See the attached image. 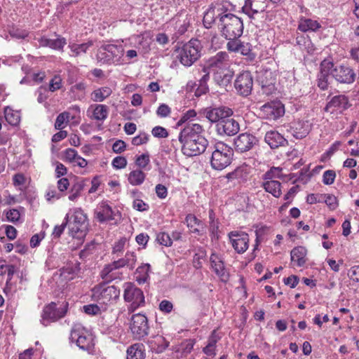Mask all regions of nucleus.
Listing matches in <instances>:
<instances>
[{"instance_id": "f257e3e1", "label": "nucleus", "mask_w": 359, "mask_h": 359, "mask_svg": "<svg viewBox=\"0 0 359 359\" xmlns=\"http://www.w3.org/2000/svg\"><path fill=\"white\" fill-rule=\"evenodd\" d=\"M203 126L198 123H188L179 135L182 152L187 156H198L205 151L208 140L203 136Z\"/></svg>"}, {"instance_id": "f03ea898", "label": "nucleus", "mask_w": 359, "mask_h": 359, "mask_svg": "<svg viewBox=\"0 0 359 359\" xmlns=\"http://www.w3.org/2000/svg\"><path fill=\"white\" fill-rule=\"evenodd\" d=\"M330 76H332L338 83L351 84L355 81L356 74L353 69L348 65H334L332 62L324 60L320 65V73L318 79V86L320 89L327 88Z\"/></svg>"}, {"instance_id": "7ed1b4c3", "label": "nucleus", "mask_w": 359, "mask_h": 359, "mask_svg": "<svg viewBox=\"0 0 359 359\" xmlns=\"http://www.w3.org/2000/svg\"><path fill=\"white\" fill-rule=\"evenodd\" d=\"M202 46L198 39H191L189 42L178 46L175 51L180 62L186 67H190L201 57Z\"/></svg>"}, {"instance_id": "20e7f679", "label": "nucleus", "mask_w": 359, "mask_h": 359, "mask_svg": "<svg viewBox=\"0 0 359 359\" xmlns=\"http://www.w3.org/2000/svg\"><path fill=\"white\" fill-rule=\"evenodd\" d=\"M222 36L226 39H235L240 37L243 32V22L241 18L226 13L221 16L219 25Z\"/></svg>"}, {"instance_id": "39448f33", "label": "nucleus", "mask_w": 359, "mask_h": 359, "mask_svg": "<svg viewBox=\"0 0 359 359\" xmlns=\"http://www.w3.org/2000/svg\"><path fill=\"white\" fill-rule=\"evenodd\" d=\"M233 150L222 142H216L212 151L211 166L215 170H222L231 163Z\"/></svg>"}, {"instance_id": "423d86ee", "label": "nucleus", "mask_w": 359, "mask_h": 359, "mask_svg": "<svg viewBox=\"0 0 359 359\" xmlns=\"http://www.w3.org/2000/svg\"><path fill=\"white\" fill-rule=\"evenodd\" d=\"M123 51L121 45L103 43L97 49L96 59L98 63L110 65L120 62Z\"/></svg>"}, {"instance_id": "0eeeda50", "label": "nucleus", "mask_w": 359, "mask_h": 359, "mask_svg": "<svg viewBox=\"0 0 359 359\" xmlns=\"http://www.w3.org/2000/svg\"><path fill=\"white\" fill-rule=\"evenodd\" d=\"M124 292L123 299L126 302L130 303L128 311L133 313L138 308L142 307L145 304L144 295L142 290L135 286L132 283H126L123 285Z\"/></svg>"}, {"instance_id": "6e6552de", "label": "nucleus", "mask_w": 359, "mask_h": 359, "mask_svg": "<svg viewBox=\"0 0 359 359\" xmlns=\"http://www.w3.org/2000/svg\"><path fill=\"white\" fill-rule=\"evenodd\" d=\"M69 229L74 238H83L88 230V222L86 214L80 208L74 210L73 215L69 216Z\"/></svg>"}, {"instance_id": "1a4fd4ad", "label": "nucleus", "mask_w": 359, "mask_h": 359, "mask_svg": "<svg viewBox=\"0 0 359 359\" xmlns=\"http://www.w3.org/2000/svg\"><path fill=\"white\" fill-rule=\"evenodd\" d=\"M69 340L75 342L79 348L90 351L94 347L92 335L80 325H75L71 331Z\"/></svg>"}, {"instance_id": "9d476101", "label": "nucleus", "mask_w": 359, "mask_h": 359, "mask_svg": "<svg viewBox=\"0 0 359 359\" xmlns=\"http://www.w3.org/2000/svg\"><path fill=\"white\" fill-rule=\"evenodd\" d=\"M130 330L135 339H144L149 332L147 318L142 313L133 315L130 322Z\"/></svg>"}, {"instance_id": "9b49d317", "label": "nucleus", "mask_w": 359, "mask_h": 359, "mask_svg": "<svg viewBox=\"0 0 359 359\" xmlns=\"http://www.w3.org/2000/svg\"><path fill=\"white\" fill-rule=\"evenodd\" d=\"M68 303L66 302L62 306L57 308L55 302L44 306L41 314V323L44 326L48 325L52 322H55L63 318L67 311Z\"/></svg>"}, {"instance_id": "f8f14e48", "label": "nucleus", "mask_w": 359, "mask_h": 359, "mask_svg": "<svg viewBox=\"0 0 359 359\" xmlns=\"http://www.w3.org/2000/svg\"><path fill=\"white\" fill-rule=\"evenodd\" d=\"M93 297L100 304H110L118 299L120 295V290L114 285H97L93 288Z\"/></svg>"}, {"instance_id": "ddd939ff", "label": "nucleus", "mask_w": 359, "mask_h": 359, "mask_svg": "<svg viewBox=\"0 0 359 359\" xmlns=\"http://www.w3.org/2000/svg\"><path fill=\"white\" fill-rule=\"evenodd\" d=\"M253 79L248 71L240 73L234 82V87L237 93L243 97H247L251 93Z\"/></svg>"}, {"instance_id": "4468645a", "label": "nucleus", "mask_w": 359, "mask_h": 359, "mask_svg": "<svg viewBox=\"0 0 359 359\" xmlns=\"http://www.w3.org/2000/svg\"><path fill=\"white\" fill-rule=\"evenodd\" d=\"M200 114L211 123H220L226 116H231L233 111L226 107H206L200 111Z\"/></svg>"}, {"instance_id": "2eb2a0df", "label": "nucleus", "mask_w": 359, "mask_h": 359, "mask_svg": "<svg viewBox=\"0 0 359 359\" xmlns=\"http://www.w3.org/2000/svg\"><path fill=\"white\" fill-rule=\"evenodd\" d=\"M284 113V105L279 101L267 102L260 108L261 115L269 120H276L283 116Z\"/></svg>"}, {"instance_id": "dca6fc26", "label": "nucleus", "mask_w": 359, "mask_h": 359, "mask_svg": "<svg viewBox=\"0 0 359 359\" xmlns=\"http://www.w3.org/2000/svg\"><path fill=\"white\" fill-rule=\"evenodd\" d=\"M227 12V8L219 3H215L210 5L203 16V25L206 28L211 27L216 18L220 21L221 16L224 15Z\"/></svg>"}, {"instance_id": "f3484780", "label": "nucleus", "mask_w": 359, "mask_h": 359, "mask_svg": "<svg viewBox=\"0 0 359 359\" xmlns=\"http://www.w3.org/2000/svg\"><path fill=\"white\" fill-rule=\"evenodd\" d=\"M257 143V137L248 133H241L234 139L235 149L241 153L250 151Z\"/></svg>"}, {"instance_id": "a211bd4d", "label": "nucleus", "mask_w": 359, "mask_h": 359, "mask_svg": "<svg viewBox=\"0 0 359 359\" xmlns=\"http://www.w3.org/2000/svg\"><path fill=\"white\" fill-rule=\"evenodd\" d=\"M229 238L232 247L238 253H243L248 248L249 236L243 231H231Z\"/></svg>"}, {"instance_id": "6ab92c4d", "label": "nucleus", "mask_w": 359, "mask_h": 359, "mask_svg": "<svg viewBox=\"0 0 359 359\" xmlns=\"http://www.w3.org/2000/svg\"><path fill=\"white\" fill-rule=\"evenodd\" d=\"M217 131L219 135L233 136L238 133L240 130L239 123L231 116H226L217 123Z\"/></svg>"}, {"instance_id": "aec40b11", "label": "nucleus", "mask_w": 359, "mask_h": 359, "mask_svg": "<svg viewBox=\"0 0 359 359\" xmlns=\"http://www.w3.org/2000/svg\"><path fill=\"white\" fill-rule=\"evenodd\" d=\"M95 215L97 221L101 223L116 220V216L121 217L118 211L116 212L113 211L112 208L105 202H102L98 205L95 211Z\"/></svg>"}, {"instance_id": "412c9836", "label": "nucleus", "mask_w": 359, "mask_h": 359, "mask_svg": "<svg viewBox=\"0 0 359 359\" xmlns=\"http://www.w3.org/2000/svg\"><path fill=\"white\" fill-rule=\"evenodd\" d=\"M348 98L344 95H339L334 96L331 100L327 104L325 109L329 111L330 109L339 110L340 112L344 111L351 107Z\"/></svg>"}, {"instance_id": "4be33fe9", "label": "nucleus", "mask_w": 359, "mask_h": 359, "mask_svg": "<svg viewBox=\"0 0 359 359\" xmlns=\"http://www.w3.org/2000/svg\"><path fill=\"white\" fill-rule=\"evenodd\" d=\"M293 136L297 139L305 137L311 129V124L308 121L297 120L291 126Z\"/></svg>"}, {"instance_id": "5701e85b", "label": "nucleus", "mask_w": 359, "mask_h": 359, "mask_svg": "<svg viewBox=\"0 0 359 359\" xmlns=\"http://www.w3.org/2000/svg\"><path fill=\"white\" fill-rule=\"evenodd\" d=\"M120 269L114 261L110 264H106L100 271V277L104 281L111 282L116 279H121V273L117 270Z\"/></svg>"}, {"instance_id": "b1692460", "label": "nucleus", "mask_w": 359, "mask_h": 359, "mask_svg": "<svg viewBox=\"0 0 359 359\" xmlns=\"http://www.w3.org/2000/svg\"><path fill=\"white\" fill-rule=\"evenodd\" d=\"M211 266L215 273L220 277L222 281H227L229 274L226 271L224 264L220 257L215 253H212L210 256Z\"/></svg>"}, {"instance_id": "393cba45", "label": "nucleus", "mask_w": 359, "mask_h": 359, "mask_svg": "<svg viewBox=\"0 0 359 359\" xmlns=\"http://www.w3.org/2000/svg\"><path fill=\"white\" fill-rule=\"evenodd\" d=\"M265 142L271 149H276L278 147L284 146L287 144V141L278 132L271 130L266 133L264 137Z\"/></svg>"}, {"instance_id": "a878e982", "label": "nucleus", "mask_w": 359, "mask_h": 359, "mask_svg": "<svg viewBox=\"0 0 359 359\" xmlns=\"http://www.w3.org/2000/svg\"><path fill=\"white\" fill-rule=\"evenodd\" d=\"M148 342L153 351L157 353H163L169 346V341L161 335L154 336Z\"/></svg>"}, {"instance_id": "bb28decb", "label": "nucleus", "mask_w": 359, "mask_h": 359, "mask_svg": "<svg viewBox=\"0 0 359 359\" xmlns=\"http://www.w3.org/2000/svg\"><path fill=\"white\" fill-rule=\"evenodd\" d=\"M195 344L194 339H187L182 341L180 344L173 347V351L176 353L177 358L186 357L189 354L194 348Z\"/></svg>"}, {"instance_id": "cd10ccee", "label": "nucleus", "mask_w": 359, "mask_h": 359, "mask_svg": "<svg viewBox=\"0 0 359 359\" xmlns=\"http://www.w3.org/2000/svg\"><path fill=\"white\" fill-rule=\"evenodd\" d=\"M264 10L265 6L264 4L259 5L257 0H246L243 7V12L250 18H252L255 14L264 12Z\"/></svg>"}, {"instance_id": "c85d7f7f", "label": "nucleus", "mask_w": 359, "mask_h": 359, "mask_svg": "<svg viewBox=\"0 0 359 359\" xmlns=\"http://www.w3.org/2000/svg\"><path fill=\"white\" fill-rule=\"evenodd\" d=\"M39 45L43 47H50L55 50H62L67 43L64 37H58L56 39H48L45 36L41 37L39 40Z\"/></svg>"}, {"instance_id": "c756f323", "label": "nucleus", "mask_w": 359, "mask_h": 359, "mask_svg": "<svg viewBox=\"0 0 359 359\" xmlns=\"http://www.w3.org/2000/svg\"><path fill=\"white\" fill-rule=\"evenodd\" d=\"M307 250L303 246H298L291 250V261L297 263L298 266H302L306 263Z\"/></svg>"}, {"instance_id": "7c9ffc66", "label": "nucleus", "mask_w": 359, "mask_h": 359, "mask_svg": "<svg viewBox=\"0 0 359 359\" xmlns=\"http://www.w3.org/2000/svg\"><path fill=\"white\" fill-rule=\"evenodd\" d=\"M114 262L119 269L126 266L130 270H133L137 262V257L133 252H128L126 253L124 257Z\"/></svg>"}, {"instance_id": "2f4dec72", "label": "nucleus", "mask_w": 359, "mask_h": 359, "mask_svg": "<svg viewBox=\"0 0 359 359\" xmlns=\"http://www.w3.org/2000/svg\"><path fill=\"white\" fill-rule=\"evenodd\" d=\"M229 57L226 52H219L209 60L211 67H226L229 65Z\"/></svg>"}, {"instance_id": "473e14b6", "label": "nucleus", "mask_w": 359, "mask_h": 359, "mask_svg": "<svg viewBox=\"0 0 359 359\" xmlns=\"http://www.w3.org/2000/svg\"><path fill=\"white\" fill-rule=\"evenodd\" d=\"M112 93L110 87L104 86L94 90L91 93V100L93 102H101L109 97Z\"/></svg>"}, {"instance_id": "72a5a7b5", "label": "nucleus", "mask_w": 359, "mask_h": 359, "mask_svg": "<svg viewBox=\"0 0 359 359\" xmlns=\"http://www.w3.org/2000/svg\"><path fill=\"white\" fill-rule=\"evenodd\" d=\"M262 187L276 198L281 196V184L277 180L265 181L262 183Z\"/></svg>"}, {"instance_id": "f704fd0d", "label": "nucleus", "mask_w": 359, "mask_h": 359, "mask_svg": "<svg viewBox=\"0 0 359 359\" xmlns=\"http://www.w3.org/2000/svg\"><path fill=\"white\" fill-rule=\"evenodd\" d=\"M144 346L141 344H135L128 348L127 359H144Z\"/></svg>"}, {"instance_id": "c9c22d12", "label": "nucleus", "mask_w": 359, "mask_h": 359, "mask_svg": "<svg viewBox=\"0 0 359 359\" xmlns=\"http://www.w3.org/2000/svg\"><path fill=\"white\" fill-rule=\"evenodd\" d=\"M93 45V42L92 41H88L86 43L77 44V43H69L68 47L71 50L72 54L71 56L78 57L81 53H86L87 50L92 47Z\"/></svg>"}, {"instance_id": "e433bc0d", "label": "nucleus", "mask_w": 359, "mask_h": 359, "mask_svg": "<svg viewBox=\"0 0 359 359\" xmlns=\"http://www.w3.org/2000/svg\"><path fill=\"white\" fill-rule=\"evenodd\" d=\"M150 264H143L136 269V281L139 284H143L147 282L149 278Z\"/></svg>"}, {"instance_id": "4c0bfd02", "label": "nucleus", "mask_w": 359, "mask_h": 359, "mask_svg": "<svg viewBox=\"0 0 359 359\" xmlns=\"http://www.w3.org/2000/svg\"><path fill=\"white\" fill-rule=\"evenodd\" d=\"M320 27V24L316 21L309 18L302 19L299 22L298 29L302 32L316 31Z\"/></svg>"}, {"instance_id": "58836bf2", "label": "nucleus", "mask_w": 359, "mask_h": 359, "mask_svg": "<svg viewBox=\"0 0 359 359\" xmlns=\"http://www.w3.org/2000/svg\"><path fill=\"white\" fill-rule=\"evenodd\" d=\"M109 109L104 104H95L93 111L92 118L97 121H104L108 116Z\"/></svg>"}, {"instance_id": "ea45409f", "label": "nucleus", "mask_w": 359, "mask_h": 359, "mask_svg": "<svg viewBox=\"0 0 359 359\" xmlns=\"http://www.w3.org/2000/svg\"><path fill=\"white\" fill-rule=\"evenodd\" d=\"M145 177V174L142 170H133L129 174L128 182L133 186L140 185L144 181Z\"/></svg>"}, {"instance_id": "a19ab883", "label": "nucleus", "mask_w": 359, "mask_h": 359, "mask_svg": "<svg viewBox=\"0 0 359 359\" xmlns=\"http://www.w3.org/2000/svg\"><path fill=\"white\" fill-rule=\"evenodd\" d=\"M233 76V73L231 71H227L224 74H217L215 76V81L221 87L226 88L231 83Z\"/></svg>"}, {"instance_id": "79ce46f5", "label": "nucleus", "mask_w": 359, "mask_h": 359, "mask_svg": "<svg viewBox=\"0 0 359 359\" xmlns=\"http://www.w3.org/2000/svg\"><path fill=\"white\" fill-rule=\"evenodd\" d=\"M85 180H77L71 188V194L69 196L70 201H75L81 194L85 187Z\"/></svg>"}, {"instance_id": "37998d69", "label": "nucleus", "mask_w": 359, "mask_h": 359, "mask_svg": "<svg viewBox=\"0 0 359 359\" xmlns=\"http://www.w3.org/2000/svg\"><path fill=\"white\" fill-rule=\"evenodd\" d=\"M185 222L188 228L190 229V231L192 233L199 234L200 230L197 228V226L201 224V220H199L195 215L189 214L186 217Z\"/></svg>"}, {"instance_id": "c03bdc74", "label": "nucleus", "mask_w": 359, "mask_h": 359, "mask_svg": "<svg viewBox=\"0 0 359 359\" xmlns=\"http://www.w3.org/2000/svg\"><path fill=\"white\" fill-rule=\"evenodd\" d=\"M282 177V168L279 167H272L269 170L263 175L265 181L274 180L273 179Z\"/></svg>"}, {"instance_id": "a18cd8bd", "label": "nucleus", "mask_w": 359, "mask_h": 359, "mask_svg": "<svg viewBox=\"0 0 359 359\" xmlns=\"http://www.w3.org/2000/svg\"><path fill=\"white\" fill-rule=\"evenodd\" d=\"M243 55H245L248 58L252 61L255 58V54L252 52V46L249 43H245L241 41L239 52Z\"/></svg>"}, {"instance_id": "49530a36", "label": "nucleus", "mask_w": 359, "mask_h": 359, "mask_svg": "<svg viewBox=\"0 0 359 359\" xmlns=\"http://www.w3.org/2000/svg\"><path fill=\"white\" fill-rule=\"evenodd\" d=\"M69 113L65 111L60 114L55 120V128L57 130H62L65 126L64 123L67 122L69 118Z\"/></svg>"}, {"instance_id": "de8ad7c7", "label": "nucleus", "mask_w": 359, "mask_h": 359, "mask_svg": "<svg viewBox=\"0 0 359 359\" xmlns=\"http://www.w3.org/2000/svg\"><path fill=\"white\" fill-rule=\"evenodd\" d=\"M69 222V213L65 217L64 222L60 225H56L53 229V235L54 237L59 238L63 233L65 227L68 225Z\"/></svg>"}, {"instance_id": "09e8293b", "label": "nucleus", "mask_w": 359, "mask_h": 359, "mask_svg": "<svg viewBox=\"0 0 359 359\" xmlns=\"http://www.w3.org/2000/svg\"><path fill=\"white\" fill-rule=\"evenodd\" d=\"M325 198L323 202L328 206V208L334 210L338 207L337 198L331 194H324Z\"/></svg>"}, {"instance_id": "8fccbe9b", "label": "nucleus", "mask_w": 359, "mask_h": 359, "mask_svg": "<svg viewBox=\"0 0 359 359\" xmlns=\"http://www.w3.org/2000/svg\"><path fill=\"white\" fill-rule=\"evenodd\" d=\"M156 240L161 245L165 246H170L172 243V238L169 234L165 232L159 233L157 235Z\"/></svg>"}, {"instance_id": "3c124183", "label": "nucleus", "mask_w": 359, "mask_h": 359, "mask_svg": "<svg viewBox=\"0 0 359 359\" xmlns=\"http://www.w3.org/2000/svg\"><path fill=\"white\" fill-rule=\"evenodd\" d=\"M335 177V171L332 170H328L323 173V182L326 185H330L334 183Z\"/></svg>"}, {"instance_id": "603ef678", "label": "nucleus", "mask_w": 359, "mask_h": 359, "mask_svg": "<svg viewBox=\"0 0 359 359\" xmlns=\"http://www.w3.org/2000/svg\"><path fill=\"white\" fill-rule=\"evenodd\" d=\"M62 88V79L60 76L55 75L49 83V90L55 92Z\"/></svg>"}, {"instance_id": "864d4df0", "label": "nucleus", "mask_w": 359, "mask_h": 359, "mask_svg": "<svg viewBox=\"0 0 359 359\" xmlns=\"http://www.w3.org/2000/svg\"><path fill=\"white\" fill-rule=\"evenodd\" d=\"M149 161V155L148 154H142L137 157L135 163L139 168H144Z\"/></svg>"}, {"instance_id": "5fc2aeb1", "label": "nucleus", "mask_w": 359, "mask_h": 359, "mask_svg": "<svg viewBox=\"0 0 359 359\" xmlns=\"http://www.w3.org/2000/svg\"><path fill=\"white\" fill-rule=\"evenodd\" d=\"M241 44V41L240 40H237V39H229V41L226 44V48L227 50L231 52L238 53Z\"/></svg>"}, {"instance_id": "6e6d98bb", "label": "nucleus", "mask_w": 359, "mask_h": 359, "mask_svg": "<svg viewBox=\"0 0 359 359\" xmlns=\"http://www.w3.org/2000/svg\"><path fill=\"white\" fill-rule=\"evenodd\" d=\"M203 72L204 74L202 76V77L201 78V79L199 81V83H200L199 85H200V88H201V90L203 91V93H205L208 89V86H207V81L209 79L210 76H209V72L208 71V69L203 68Z\"/></svg>"}, {"instance_id": "4d7b16f0", "label": "nucleus", "mask_w": 359, "mask_h": 359, "mask_svg": "<svg viewBox=\"0 0 359 359\" xmlns=\"http://www.w3.org/2000/svg\"><path fill=\"white\" fill-rule=\"evenodd\" d=\"M148 140L149 135L145 133H142L133 138L132 144L135 146H139L147 143Z\"/></svg>"}, {"instance_id": "13d9d810", "label": "nucleus", "mask_w": 359, "mask_h": 359, "mask_svg": "<svg viewBox=\"0 0 359 359\" xmlns=\"http://www.w3.org/2000/svg\"><path fill=\"white\" fill-rule=\"evenodd\" d=\"M325 198L324 194H310L306 197V202L309 204H315L317 203H323Z\"/></svg>"}, {"instance_id": "bf43d9fd", "label": "nucleus", "mask_w": 359, "mask_h": 359, "mask_svg": "<svg viewBox=\"0 0 359 359\" xmlns=\"http://www.w3.org/2000/svg\"><path fill=\"white\" fill-rule=\"evenodd\" d=\"M20 217V213L17 209H11L6 212V218L9 222L15 223L19 221Z\"/></svg>"}, {"instance_id": "052dcab7", "label": "nucleus", "mask_w": 359, "mask_h": 359, "mask_svg": "<svg viewBox=\"0 0 359 359\" xmlns=\"http://www.w3.org/2000/svg\"><path fill=\"white\" fill-rule=\"evenodd\" d=\"M152 135L158 138H165L168 136L167 130L161 126H156L152 129Z\"/></svg>"}, {"instance_id": "680f3d73", "label": "nucleus", "mask_w": 359, "mask_h": 359, "mask_svg": "<svg viewBox=\"0 0 359 359\" xmlns=\"http://www.w3.org/2000/svg\"><path fill=\"white\" fill-rule=\"evenodd\" d=\"M127 165V160L123 156H116L112 161V165L116 169L124 168Z\"/></svg>"}, {"instance_id": "e2e57ef3", "label": "nucleus", "mask_w": 359, "mask_h": 359, "mask_svg": "<svg viewBox=\"0 0 359 359\" xmlns=\"http://www.w3.org/2000/svg\"><path fill=\"white\" fill-rule=\"evenodd\" d=\"M133 207L134 209L140 212L146 211L149 209V205L140 199L134 200Z\"/></svg>"}, {"instance_id": "0e129e2a", "label": "nucleus", "mask_w": 359, "mask_h": 359, "mask_svg": "<svg viewBox=\"0 0 359 359\" xmlns=\"http://www.w3.org/2000/svg\"><path fill=\"white\" fill-rule=\"evenodd\" d=\"M94 250H95L94 243H90L86 245L84 248L79 253L80 258L84 259V258L87 257L89 255L92 254V252Z\"/></svg>"}, {"instance_id": "69168bd1", "label": "nucleus", "mask_w": 359, "mask_h": 359, "mask_svg": "<svg viewBox=\"0 0 359 359\" xmlns=\"http://www.w3.org/2000/svg\"><path fill=\"white\" fill-rule=\"evenodd\" d=\"M170 112V108L165 104H161L156 111L158 116L161 117H167Z\"/></svg>"}, {"instance_id": "338daca9", "label": "nucleus", "mask_w": 359, "mask_h": 359, "mask_svg": "<svg viewBox=\"0 0 359 359\" xmlns=\"http://www.w3.org/2000/svg\"><path fill=\"white\" fill-rule=\"evenodd\" d=\"M126 144L125 142L119 140L116 141L113 144L112 149H113L114 152H115L116 154H121L126 149Z\"/></svg>"}, {"instance_id": "774afa93", "label": "nucleus", "mask_w": 359, "mask_h": 359, "mask_svg": "<svg viewBox=\"0 0 359 359\" xmlns=\"http://www.w3.org/2000/svg\"><path fill=\"white\" fill-rule=\"evenodd\" d=\"M65 156L67 161L72 163L76 161L78 154L75 149L69 148L65 150Z\"/></svg>"}]
</instances>
